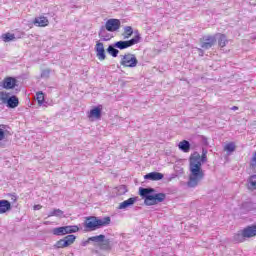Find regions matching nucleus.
I'll return each mask as SVG.
<instances>
[{"instance_id":"nucleus-32","label":"nucleus","mask_w":256,"mask_h":256,"mask_svg":"<svg viewBox=\"0 0 256 256\" xmlns=\"http://www.w3.org/2000/svg\"><path fill=\"white\" fill-rule=\"evenodd\" d=\"M55 247H57V249H63L65 247H68L67 244L65 243V238L60 239L59 241L56 242Z\"/></svg>"},{"instance_id":"nucleus-14","label":"nucleus","mask_w":256,"mask_h":256,"mask_svg":"<svg viewBox=\"0 0 256 256\" xmlns=\"http://www.w3.org/2000/svg\"><path fill=\"white\" fill-rule=\"evenodd\" d=\"M33 24L36 27H47V25H49V20L47 19V17L40 16L34 19Z\"/></svg>"},{"instance_id":"nucleus-23","label":"nucleus","mask_w":256,"mask_h":256,"mask_svg":"<svg viewBox=\"0 0 256 256\" xmlns=\"http://www.w3.org/2000/svg\"><path fill=\"white\" fill-rule=\"evenodd\" d=\"M132 35H133V27L125 26L122 37H124V39H129Z\"/></svg>"},{"instance_id":"nucleus-12","label":"nucleus","mask_w":256,"mask_h":256,"mask_svg":"<svg viewBox=\"0 0 256 256\" xmlns=\"http://www.w3.org/2000/svg\"><path fill=\"white\" fill-rule=\"evenodd\" d=\"M242 231L246 239H251V237L256 236V225L247 226Z\"/></svg>"},{"instance_id":"nucleus-3","label":"nucleus","mask_w":256,"mask_h":256,"mask_svg":"<svg viewBox=\"0 0 256 256\" xmlns=\"http://www.w3.org/2000/svg\"><path fill=\"white\" fill-rule=\"evenodd\" d=\"M120 28H121V20L112 18L107 20L105 26H102L100 28L98 35L100 39H103V41H109V36H105L106 31H109L110 33H114V31H119Z\"/></svg>"},{"instance_id":"nucleus-38","label":"nucleus","mask_w":256,"mask_h":256,"mask_svg":"<svg viewBox=\"0 0 256 256\" xmlns=\"http://www.w3.org/2000/svg\"><path fill=\"white\" fill-rule=\"evenodd\" d=\"M34 209H35V211H39V209H41V205H35Z\"/></svg>"},{"instance_id":"nucleus-39","label":"nucleus","mask_w":256,"mask_h":256,"mask_svg":"<svg viewBox=\"0 0 256 256\" xmlns=\"http://www.w3.org/2000/svg\"><path fill=\"white\" fill-rule=\"evenodd\" d=\"M231 109H232V111H237L239 109V107L233 106Z\"/></svg>"},{"instance_id":"nucleus-31","label":"nucleus","mask_w":256,"mask_h":256,"mask_svg":"<svg viewBox=\"0 0 256 256\" xmlns=\"http://www.w3.org/2000/svg\"><path fill=\"white\" fill-rule=\"evenodd\" d=\"M36 99L39 105H43L45 103V94L43 92H37Z\"/></svg>"},{"instance_id":"nucleus-22","label":"nucleus","mask_w":256,"mask_h":256,"mask_svg":"<svg viewBox=\"0 0 256 256\" xmlns=\"http://www.w3.org/2000/svg\"><path fill=\"white\" fill-rule=\"evenodd\" d=\"M107 53H109V55H112L113 57H117L119 55V50L117 49V46L113 44L108 46Z\"/></svg>"},{"instance_id":"nucleus-28","label":"nucleus","mask_w":256,"mask_h":256,"mask_svg":"<svg viewBox=\"0 0 256 256\" xmlns=\"http://www.w3.org/2000/svg\"><path fill=\"white\" fill-rule=\"evenodd\" d=\"M9 93L5 92V91H1L0 92V101L3 105H6L7 102L9 101Z\"/></svg>"},{"instance_id":"nucleus-19","label":"nucleus","mask_w":256,"mask_h":256,"mask_svg":"<svg viewBox=\"0 0 256 256\" xmlns=\"http://www.w3.org/2000/svg\"><path fill=\"white\" fill-rule=\"evenodd\" d=\"M242 209L243 211H245L246 213H249V211H255L256 209V204L252 201H248V202H244L242 204Z\"/></svg>"},{"instance_id":"nucleus-17","label":"nucleus","mask_w":256,"mask_h":256,"mask_svg":"<svg viewBox=\"0 0 256 256\" xmlns=\"http://www.w3.org/2000/svg\"><path fill=\"white\" fill-rule=\"evenodd\" d=\"M179 149L183 151V153H189L191 151V143L187 140H183L178 145Z\"/></svg>"},{"instance_id":"nucleus-9","label":"nucleus","mask_w":256,"mask_h":256,"mask_svg":"<svg viewBox=\"0 0 256 256\" xmlns=\"http://www.w3.org/2000/svg\"><path fill=\"white\" fill-rule=\"evenodd\" d=\"M95 51L99 61H105V59H107V55H105V46L102 42L96 43Z\"/></svg>"},{"instance_id":"nucleus-37","label":"nucleus","mask_w":256,"mask_h":256,"mask_svg":"<svg viewBox=\"0 0 256 256\" xmlns=\"http://www.w3.org/2000/svg\"><path fill=\"white\" fill-rule=\"evenodd\" d=\"M252 165H256V152L254 153L252 157Z\"/></svg>"},{"instance_id":"nucleus-20","label":"nucleus","mask_w":256,"mask_h":256,"mask_svg":"<svg viewBox=\"0 0 256 256\" xmlns=\"http://www.w3.org/2000/svg\"><path fill=\"white\" fill-rule=\"evenodd\" d=\"M214 37H218L219 47H225L229 43V40H227V36L225 34H216Z\"/></svg>"},{"instance_id":"nucleus-41","label":"nucleus","mask_w":256,"mask_h":256,"mask_svg":"<svg viewBox=\"0 0 256 256\" xmlns=\"http://www.w3.org/2000/svg\"><path fill=\"white\" fill-rule=\"evenodd\" d=\"M14 201H17V197L14 196V198H12Z\"/></svg>"},{"instance_id":"nucleus-2","label":"nucleus","mask_w":256,"mask_h":256,"mask_svg":"<svg viewBox=\"0 0 256 256\" xmlns=\"http://www.w3.org/2000/svg\"><path fill=\"white\" fill-rule=\"evenodd\" d=\"M139 194L142 199H144L145 205H159V203H163L165 199H167V195L165 193H155L154 188H139Z\"/></svg>"},{"instance_id":"nucleus-1","label":"nucleus","mask_w":256,"mask_h":256,"mask_svg":"<svg viewBox=\"0 0 256 256\" xmlns=\"http://www.w3.org/2000/svg\"><path fill=\"white\" fill-rule=\"evenodd\" d=\"M207 162V150H202V156L197 154L196 156L190 159V176L188 181V187H197L199 182L203 180L205 177V173H203V169H201L202 163Z\"/></svg>"},{"instance_id":"nucleus-35","label":"nucleus","mask_w":256,"mask_h":256,"mask_svg":"<svg viewBox=\"0 0 256 256\" xmlns=\"http://www.w3.org/2000/svg\"><path fill=\"white\" fill-rule=\"evenodd\" d=\"M51 74V71L49 69L43 70L41 73V77L47 78Z\"/></svg>"},{"instance_id":"nucleus-36","label":"nucleus","mask_w":256,"mask_h":256,"mask_svg":"<svg viewBox=\"0 0 256 256\" xmlns=\"http://www.w3.org/2000/svg\"><path fill=\"white\" fill-rule=\"evenodd\" d=\"M197 51H198L200 57H203V55H205V52L203 51V49L197 48Z\"/></svg>"},{"instance_id":"nucleus-40","label":"nucleus","mask_w":256,"mask_h":256,"mask_svg":"<svg viewBox=\"0 0 256 256\" xmlns=\"http://www.w3.org/2000/svg\"><path fill=\"white\" fill-rule=\"evenodd\" d=\"M91 241L87 240L86 242H84V246L87 245L88 243H90Z\"/></svg>"},{"instance_id":"nucleus-34","label":"nucleus","mask_w":256,"mask_h":256,"mask_svg":"<svg viewBox=\"0 0 256 256\" xmlns=\"http://www.w3.org/2000/svg\"><path fill=\"white\" fill-rule=\"evenodd\" d=\"M0 127H2L0 128V141H3L5 139V130H3L5 129V125H1Z\"/></svg>"},{"instance_id":"nucleus-10","label":"nucleus","mask_w":256,"mask_h":256,"mask_svg":"<svg viewBox=\"0 0 256 256\" xmlns=\"http://www.w3.org/2000/svg\"><path fill=\"white\" fill-rule=\"evenodd\" d=\"M2 87L4 89H15V87H17V79L14 77H6L3 80Z\"/></svg>"},{"instance_id":"nucleus-27","label":"nucleus","mask_w":256,"mask_h":256,"mask_svg":"<svg viewBox=\"0 0 256 256\" xmlns=\"http://www.w3.org/2000/svg\"><path fill=\"white\" fill-rule=\"evenodd\" d=\"M75 239H77V237L73 234H70L64 237V244H66L69 247V245H73V243H75Z\"/></svg>"},{"instance_id":"nucleus-13","label":"nucleus","mask_w":256,"mask_h":256,"mask_svg":"<svg viewBox=\"0 0 256 256\" xmlns=\"http://www.w3.org/2000/svg\"><path fill=\"white\" fill-rule=\"evenodd\" d=\"M164 175L160 172H150L144 176V179H148L149 181H161Z\"/></svg>"},{"instance_id":"nucleus-21","label":"nucleus","mask_w":256,"mask_h":256,"mask_svg":"<svg viewBox=\"0 0 256 256\" xmlns=\"http://www.w3.org/2000/svg\"><path fill=\"white\" fill-rule=\"evenodd\" d=\"M234 241H236V243H243V241H245L246 237H245V233L242 231H239L238 233H236L233 237Z\"/></svg>"},{"instance_id":"nucleus-33","label":"nucleus","mask_w":256,"mask_h":256,"mask_svg":"<svg viewBox=\"0 0 256 256\" xmlns=\"http://www.w3.org/2000/svg\"><path fill=\"white\" fill-rule=\"evenodd\" d=\"M118 195H125L127 192V186L120 185L118 188Z\"/></svg>"},{"instance_id":"nucleus-29","label":"nucleus","mask_w":256,"mask_h":256,"mask_svg":"<svg viewBox=\"0 0 256 256\" xmlns=\"http://www.w3.org/2000/svg\"><path fill=\"white\" fill-rule=\"evenodd\" d=\"M237 149V146L234 144V142H229L224 146V151H227V153H233Z\"/></svg>"},{"instance_id":"nucleus-26","label":"nucleus","mask_w":256,"mask_h":256,"mask_svg":"<svg viewBox=\"0 0 256 256\" xmlns=\"http://www.w3.org/2000/svg\"><path fill=\"white\" fill-rule=\"evenodd\" d=\"M15 39H16L15 34H11V33L2 34V40L4 41V43L15 41Z\"/></svg>"},{"instance_id":"nucleus-11","label":"nucleus","mask_w":256,"mask_h":256,"mask_svg":"<svg viewBox=\"0 0 256 256\" xmlns=\"http://www.w3.org/2000/svg\"><path fill=\"white\" fill-rule=\"evenodd\" d=\"M137 203V197H131L128 200L123 201L119 204L118 209H129V207H133Z\"/></svg>"},{"instance_id":"nucleus-18","label":"nucleus","mask_w":256,"mask_h":256,"mask_svg":"<svg viewBox=\"0 0 256 256\" xmlns=\"http://www.w3.org/2000/svg\"><path fill=\"white\" fill-rule=\"evenodd\" d=\"M247 183V188L249 191H256V174L250 176Z\"/></svg>"},{"instance_id":"nucleus-25","label":"nucleus","mask_w":256,"mask_h":256,"mask_svg":"<svg viewBox=\"0 0 256 256\" xmlns=\"http://www.w3.org/2000/svg\"><path fill=\"white\" fill-rule=\"evenodd\" d=\"M89 117H95L96 119L101 118V108L95 107L94 109L90 110Z\"/></svg>"},{"instance_id":"nucleus-15","label":"nucleus","mask_w":256,"mask_h":256,"mask_svg":"<svg viewBox=\"0 0 256 256\" xmlns=\"http://www.w3.org/2000/svg\"><path fill=\"white\" fill-rule=\"evenodd\" d=\"M6 105L9 109H15L16 107H19V98H17L15 95L10 96L8 102H6Z\"/></svg>"},{"instance_id":"nucleus-4","label":"nucleus","mask_w":256,"mask_h":256,"mask_svg":"<svg viewBox=\"0 0 256 256\" xmlns=\"http://www.w3.org/2000/svg\"><path fill=\"white\" fill-rule=\"evenodd\" d=\"M111 223L110 217H104L103 219H98L95 216L87 218L85 221V228L88 231H97L100 227H107Z\"/></svg>"},{"instance_id":"nucleus-6","label":"nucleus","mask_w":256,"mask_h":256,"mask_svg":"<svg viewBox=\"0 0 256 256\" xmlns=\"http://www.w3.org/2000/svg\"><path fill=\"white\" fill-rule=\"evenodd\" d=\"M138 63L139 60H137V56H135V54L127 53L121 56L120 65H122V67H129L130 69H133L134 67H137Z\"/></svg>"},{"instance_id":"nucleus-30","label":"nucleus","mask_w":256,"mask_h":256,"mask_svg":"<svg viewBox=\"0 0 256 256\" xmlns=\"http://www.w3.org/2000/svg\"><path fill=\"white\" fill-rule=\"evenodd\" d=\"M48 217H63V211L61 209H54L49 212Z\"/></svg>"},{"instance_id":"nucleus-16","label":"nucleus","mask_w":256,"mask_h":256,"mask_svg":"<svg viewBox=\"0 0 256 256\" xmlns=\"http://www.w3.org/2000/svg\"><path fill=\"white\" fill-rule=\"evenodd\" d=\"M7 211H11V202L8 200H0V215L7 213Z\"/></svg>"},{"instance_id":"nucleus-5","label":"nucleus","mask_w":256,"mask_h":256,"mask_svg":"<svg viewBox=\"0 0 256 256\" xmlns=\"http://www.w3.org/2000/svg\"><path fill=\"white\" fill-rule=\"evenodd\" d=\"M141 41V35L137 34L134 38L130 40H120L114 43V47L116 49H120L123 51V49H129V47H133V45H137Z\"/></svg>"},{"instance_id":"nucleus-8","label":"nucleus","mask_w":256,"mask_h":256,"mask_svg":"<svg viewBox=\"0 0 256 256\" xmlns=\"http://www.w3.org/2000/svg\"><path fill=\"white\" fill-rule=\"evenodd\" d=\"M217 43V36L207 35L202 38L201 47L202 49H211Z\"/></svg>"},{"instance_id":"nucleus-24","label":"nucleus","mask_w":256,"mask_h":256,"mask_svg":"<svg viewBox=\"0 0 256 256\" xmlns=\"http://www.w3.org/2000/svg\"><path fill=\"white\" fill-rule=\"evenodd\" d=\"M88 241H92L93 243H103L105 241V235L100 234L98 236L89 237Z\"/></svg>"},{"instance_id":"nucleus-7","label":"nucleus","mask_w":256,"mask_h":256,"mask_svg":"<svg viewBox=\"0 0 256 256\" xmlns=\"http://www.w3.org/2000/svg\"><path fill=\"white\" fill-rule=\"evenodd\" d=\"M79 231L78 226H61V227H56L52 230L53 235L56 236H63V235H68L71 233H77Z\"/></svg>"}]
</instances>
